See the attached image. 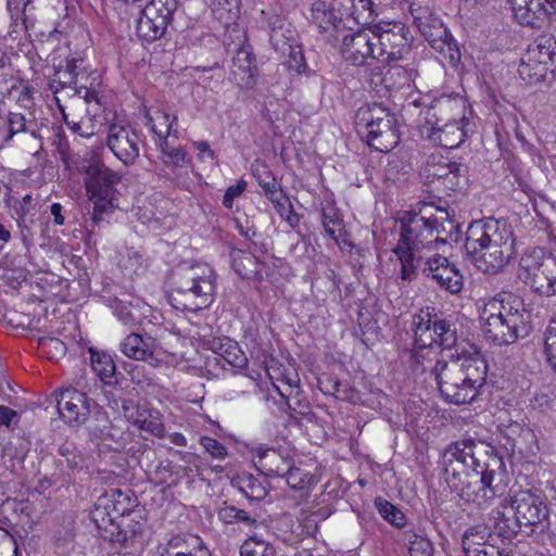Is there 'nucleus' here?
<instances>
[{"label": "nucleus", "mask_w": 556, "mask_h": 556, "mask_svg": "<svg viewBox=\"0 0 556 556\" xmlns=\"http://www.w3.org/2000/svg\"><path fill=\"white\" fill-rule=\"evenodd\" d=\"M442 467L450 490L478 507H488L508 483L503 457L493 447H483L470 438L453 442L444 450Z\"/></svg>", "instance_id": "f257e3e1"}, {"label": "nucleus", "mask_w": 556, "mask_h": 556, "mask_svg": "<svg viewBox=\"0 0 556 556\" xmlns=\"http://www.w3.org/2000/svg\"><path fill=\"white\" fill-rule=\"evenodd\" d=\"M432 208L426 206L419 213H407L402 218L400 240L393 252L401 263L403 280L415 279L424 255L434 249L433 223L439 219H433V214L429 213Z\"/></svg>", "instance_id": "f03ea898"}, {"label": "nucleus", "mask_w": 556, "mask_h": 556, "mask_svg": "<svg viewBox=\"0 0 556 556\" xmlns=\"http://www.w3.org/2000/svg\"><path fill=\"white\" fill-rule=\"evenodd\" d=\"M481 319L485 339L497 345L511 344L530 330V313L521 298L509 292L490 301Z\"/></svg>", "instance_id": "7ed1b4c3"}, {"label": "nucleus", "mask_w": 556, "mask_h": 556, "mask_svg": "<svg viewBox=\"0 0 556 556\" xmlns=\"http://www.w3.org/2000/svg\"><path fill=\"white\" fill-rule=\"evenodd\" d=\"M502 506L510 507L515 518L510 522L503 513L496 511L495 528L498 534L506 540H511L521 527L533 529L546 521L549 516L546 495L538 489L511 490L503 500Z\"/></svg>", "instance_id": "20e7f679"}, {"label": "nucleus", "mask_w": 556, "mask_h": 556, "mask_svg": "<svg viewBox=\"0 0 556 556\" xmlns=\"http://www.w3.org/2000/svg\"><path fill=\"white\" fill-rule=\"evenodd\" d=\"M215 287L216 275L211 267L206 265L182 267L177 274L168 301L175 309L198 312L211 305Z\"/></svg>", "instance_id": "39448f33"}, {"label": "nucleus", "mask_w": 556, "mask_h": 556, "mask_svg": "<svg viewBox=\"0 0 556 556\" xmlns=\"http://www.w3.org/2000/svg\"><path fill=\"white\" fill-rule=\"evenodd\" d=\"M119 173L111 169L101 162H94L85 170V187L89 201L93 204L90 224L87 226L89 236L96 232V228L104 220L105 214H111L117 206L121 182Z\"/></svg>", "instance_id": "423d86ee"}, {"label": "nucleus", "mask_w": 556, "mask_h": 556, "mask_svg": "<svg viewBox=\"0 0 556 556\" xmlns=\"http://www.w3.org/2000/svg\"><path fill=\"white\" fill-rule=\"evenodd\" d=\"M354 123L358 135L379 152L387 153L400 142L396 115L379 103L362 105Z\"/></svg>", "instance_id": "0eeeda50"}, {"label": "nucleus", "mask_w": 556, "mask_h": 556, "mask_svg": "<svg viewBox=\"0 0 556 556\" xmlns=\"http://www.w3.org/2000/svg\"><path fill=\"white\" fill-rule=\"evenodd\" d=\"M376 39L377 62H399L410 53L412 35L409 27L400 21H379L370 25Z\"/></svg>", "instance_id": "6e6552de"}, {"label": "nucleus", "mask_w": 556, "mask_h": 556, "mask_svg": "<svg viewBox=\"0 0 556 556\" xmlns=\"http://www.w3.org/2000/svg\"><path fill=\"white\" fill-rule=\"evenodd\" d=\"M518 277L539 294H556V257L544 255L541 250L523 254L519 261Z\"/></svg>", "instance_id": "1a4fd4ad"}, {"label": "nucleus", "mask_w": 556, "mask_h": 556, "mask_svg": "<svg viewBox=\"0 0 556 556\" xmlns=\"http://www.w3.org/2000/svg\"><path fill=\"white\" fill-rule=\"evenodd\" d=\"M397 2L403 10L407 8L414 26L433 49L443 52L445 47L451 50L452 46L456 45L440 16L426 2L419 0H397Z\"/></svg>", "instance_id": "9d476101"}, {"label": "nucleus", "mask_w": 556, "mask_h": 556, "mask_svg": "<svg viewBox=\"0 0 556 556\" xmlns=\"http://www.w3.org/2000/svg\"><path fill=\"white\" fill-rule=\"evenodd\" d=\"M514 237L505 220L488 219L472 222L466 232L465 249L467 253H477L483 247L511 249Z\"/></svg>", "instance_id": "9b49d317"}, {"label": "nucleus", "mask_w": 556, "mask_h": 556, "mask_svg": "<svg viewBox=\"0 0 556 556\" xmlns=\"http://www.w3.org/2000/svg\"><path fill=\"white\" fill-rule=\"evenodd\" d=\"M471 126L470 119L465 117L450 122H444L439 117H435L434 121L427 117L420 126V135L433 144L445 149H454L459 147L468 134L472 131Z\"/></svg>", "instance_id": "f8f14e48"}, {"label": "nucleus", "mask_w": 556, "mask_h": 556, "mask_svg": "<svg viewBox=\"0 0 556 556\" xmlns=\"http://www.w3.org/2000/svg\"><path fill=\"white\" fill-rule=\"evenodd\" d=\"M340 52L354 66L370 65L377 61L376 39L369 26L350 31L342 37Z\"/></svg>", "instance_id": "ddd939ff"}, {"label": "nucleus", "mask_w": 556, "mask_h": 556, "mask_svg": "<svg viewBox=\"0 0 556 556\" xmlns=\"http://www.w3.org/2000/svg\"><path fill=\"white\" fill-rule=\"evenodd\" d=\"M418 270L431 278L437 285L450 293H458L463 289V275L454 264L438 253L424 255Z\"/></svg>", "instance_id": "4468645a"}, {"label": "nucleus", "mask_w": 556, "mask_h": 556, "mask_svg": "<svg viewBox=\"0 0 556 556\" xmlns=\"http://www.w3.org/2000/svg\"><path fill=\"white\" fill-rule=\"evenodd\" d=\"M140 137L130 126L111 124L108 129L106 146L124 165L135 164L140 154Z\"/></svg>", "instance_id": "2eb2a0df"}, {"label": "nucleus", "mask_w": 556, "mask_h": 556, "mask_svg": "<svg viewBox=\"0 0 556 556\" xmlns=\"http://www.w3.org/2000/svg\"><path fill=\"white\" fill-rule=\"evenodd\" d=\"M422 174L429 182L442 180L444 186L451 190H460L467 185L465 165L447 160L437 162L434 156L427 161Z\"/></svg>", "instance_id": "dca6fc26"}, {"label": "nucleus", "mask_w": 556, "mask_h": 556, "mask_svg": "<svg viewBox=\"0 0 556 556\" xmlns=\"http://www.w3.org/2000/svg\"><path fill=\"white\" fill-rule=\"evenodd\" d=\"M516 21L522 26L540 27L556 15V0H508Z\"/></svg>", "instance_id": "f3484780"}, {"label": "nucleus", "mask_w": 556, "mask_h": 556, "mask_svg": "<svg viewBox=\"0 0 556 556\" xmlns=\"http://www.w3.org/2000/svg\"><path fill=\"white\" fill-rule=\"evenodd\" d=\"M201 346L219 355L237 371L241 372L248 370V357L240 349L238 342L229 337L204 336L201 339Z\"/></svg>", "instance_id": "a211bd4d"}, {"label": "nucleus", "mask_w": 556, "mask_h": 556, "mask_svg": "<svg viewBox=\"0 0 556 556\" xmlns=\"http://www.w3.org/2000/svg\"><path fill=\"white\" fill-rule=\"evenodd\" d=\"M58 408L67 422L80 425L89 414V399L85 392L66 388L60 394Z\"/></svg>", "instance_id": "6ab92c4d"}, {"label": "nucleus", "mask_w": 556, "mask_h": 556, "mask_svg": "<svg viewBox=\"0 0 556 556\" xmlns=\"http://www.w3.org/2000/svg\"><path fill=\"white\" fill-rule=\"evenodd\" d=\"M254 466L267 477H279L290 469L293 462L288 455L276 448L256 447L252 452Z\"/></svg>", "instance_id": "aec40b11"}, {"label": "nucleus", "mask_w": 556, "mask_h": 556, "mask_svg": "<svg viewBox=\"0 0 556 556\" xmlns=\"http://www.w3.org/2000/svg\"><path fill=\"white\" fill-rule=\"evenodd\" d=\"M231 73L239 86L243 88L254 86L257 67L251 45L243 43L237 49L232 58Z\"/></svg>", "instance_id": "412c9836"}, {"label": "nucleus", "mask_w": 556, "mask_h": 556, "mask_svg": "<svg viewBox=\"0 0 556 556\" xmlns=\"http://www.w3.org/2000/svg\"><path fill=\"white\" fill-rule=\"evenodd\" d=\"M266 25L269 30V41L275 50L286 53L287 47L296 42V33L283 15L267 14Z\"/></svg>", "instance_id": "4be33fe9"}, {"label": "nucleus", "mask_w": 556, "mask_h": 556, "mask_svg": "<svg viewBox=\"0 0 556 556\" xmlns=\"http://www.w3.org/2000/svg\"><path fill=\"white\" fill-rule=\"evenodd\" d=\"M143 525L139 521L131 520L127 526L122 527L121 523L112 526L105 532H102V540L111 543L113 546L124 548L134 547L137 542L142 539Z\"/></svg>", "instance_id": "5701e85b"}, {"label": "nucleus", "mask_w": 556, "mask_h": 556, "mask_svg": "<svg viewBox=\"0 0 556 556\" xmlns=\"http://www.w3.org/2000/svg\"><path fill=\"white\" fill-rule=\"evenodd\" d=\"M498 430L501 435L506 440L504 446L511 451L515 448L522 450L523 445L531 450L532 444H536L533 430L525 424L510 420L507 424L501 421Z\"/></svg>", "instance_id": "b1692460"}, {"label": "nucleus", "mask_w": 556, "mask_h": 556, "mask_svg": "<svg viewBox=\"0 0 556 556\" xmlns=\"http://www.w3.org/2000/svg\"><path fill=\"white\" fill-rule=\"evenodd\" d=\"M475 266L485 274H496L508 262L513 254L511 249L504 250L483 247L477 253H467Z\"/></svg>", "instance_id": "393cba45"}, {"label": "nucleus", "mask_w": 556, "mask_h": 556, "mask_svg": "<svg viewBox=\"0 0 556 556\" xmlns=\"http://www.w3.org/2000/svg\"><path fill=\"white\" fill-rule=\"evenodd\" d=\"M208 553L202 540L197 535L184 534L173 536L164 547L161 556H199Z\"/></svg>", "instance_id": "a878e982"}, {"label": "nucleus", "mask_w": 556, "mask_h": 556, "mask_svg": "<svg viewBox=\"0 0 556 556\" xmlns=\"http://www.w3.org/2000/svg\"><path fill=\"white\" fill-rule=\"evenodd\" d=\"M155 340L151 337H143L138 333L129 334L122 343V352L129 358L149 361L152 365Z\"/></svg>", "instance_id": "bb28decb"}, {"label": "nucleus", "mask_w": 556, "mask_h": 556, "mask_svg": "<svg viewBox=\"0 0 556 556\" xmlns=\"http://www.w3.org/2000/svg\"><path fill=\"white\" fill-rule=\"evenodd\" d=\"M525 60L548 65L556 63V40L552 35H541L529 45Z\"/></svg>", "instance_id": "cd10ccee"}, {"label": "nucleus", "mask_w": 556, "mask_h": 556, "mask_svg": "<svg viewBox=\"0 0 556 556\" xmlns=\"http://www.w3.org/2000/svg\"><path fill=\"white\" fill-rule=\"evenodd\" d=\"M112 498L113 496L110 491L99 496L90 513L91 520L96 525L101 539L102 532L118 523L117 518H114L115 509Z\"/></svg>", "instance_id": "c85d7f7f"}, {"label": "nucleus", "mask_w": 556, "mask_h": 556, "mask_svg": "<svg viewBox=\"0 0 556 556\" xmlns=\"http://www.w3.org/2000/svg\"><path fill=\"white\" fill-rule=\"evenodd\" d=\"M59 75L67 83L68 88L73 90L78 86V81L83 80L85 77L90 78L96 75V72L88 71L85 65V60L81 56H71L66 58L65 65L55 70Z\"/></svg>", "instance_id": "c756f323"}, {"label": "nucleus", "mask_w": 556, "mask_h": 556, "mask_svg": "<svg viewBox=\"0 0 556 556\" xmlns=\"http://www.w3.org/2000/svg\"><path fill=\"white\" fill-rule=\"evenodd\" d=\"M435 211L438 214L433 215V219H439V222L433 223L435 228V236H433V240H435L434 248L440 243L456 242L459 237V225L451 219L446 210L435 207Z\"/></svg>", "instance_id": "7c9ffc66"}, {"label": "nucleus", "mask_w": 556, "mask_h": 556, "mask_svg": "<svg viewBox=\"0 0 556 556\" xmlns=\"http://www.w3.org/2000/svg\"><path fill=\"white\" fill-rule=\"evenodd\" d=\"M230 260L232 268L241 278L250 280L260 275V263L253 254L240 249H232Z\"/></svg>", "instance_id": "2f4dec72"}, {"label": "nucleus", "mask_w": 556, "mask_h": 556, "mask_svg": "<svg viewBox=\"0 0 556 556\" xmlns=\"http://www.w3.org/2000/svg\"><path fill=\"white\" fill-rule=\"evenodd\" d=\"M438 389L445 402L455 405L471 403L479 394L476 384H438Z\"/></svg>", "instance_id": "473e14b6"}, {"label": "nucleus", "mask_w": 556, "mask_h": 556, "mask_svg": "<svg viewBox=\"0 0 556 556\" xmlns=\"http://www.w3.org/2000/svg\"><path fill=\"white\" fill-rule=\"evenodd\" d=\"M430 340L445 350H452L457 344V331L455 324L450 319H434L432 324Z\"/></svg>", "instance_id": "72a5a7b5"}, {"label": "nucleus", "mask_w": 556, "mask_h": 556, "mask_svg": "<svg viewBox=\"0 0 556 556\" xmlns=\"http://www.w3.org/2000/svg\"><path fill=\"white\" fill-rule=\"evenodd\" d=\"M413 329L415 333V345L419 350L428 349L433 345V340H426L424 336L431 334L433 320L429 307L420 308L413 316Z\"/></svg>", "instance_id": "f704fd0d"}, {"label": "nucleus", "mask_w": 556, "mask_h": 556, "mask_svg": "<svg viewBox=\"0 0 556 556\" xmlns=\"http://www.w3.org/2000/svg\"><path fill=\"white\" fill-rule=\"evenodd\" d=\"M312 17L323 33L329 31L330 29L340 31L346 27L342 17H338L331 9L327 10L324 2H315L312 5Z\"/></svg>", "instance_id": "c9c22d12"}, {"label": "nucleus", "mask_w": 556, "mask_h": 556, "mask_svg": "<svg viewBox=\"0 0 556 556\" xmlns=\"http://www.w3.org/2000/svg\"><path fill=\"white\" fill-rule=\"evenodd\" d=\"M155 17L149 16L141 11V16L137 22V35L140 39L147 42H153L162 38L166 31L167 24L165 22H156Z\"/></svg>", "instance_id": "e433bc0d"}, {"label": "nucleus", "mask_w": 556, "mask_h": 556, "mask_svg": "<svg viewBox=\"0 0 556 556\" xmlns=\"http://www.w3.org/2000/svg\"><path fill=\"white\" fill-rule=\"evenodd\" d=\"M492 538L490 529L484 525L472 526L466 530L463 535V549L466 555L470 554L472 549H478L484 544H491L489 541Z\"/></svg>", "instance_id": "4c0bfd02"}, {"label": "nucleus", "mask_w": 556, "mask_h": 556, "mask_svg": "<svg viewBox=\"0 0 556 556\" xmlns=\"http://www.w3.org/2000/svg\"><path fill=\"white\" fill-rule=\"evenodd\" d=\"M177 0H151L142 10L149 16L155 17L156 22H165L169 25L173 21L174 12L177 10Z\"/></svg>", "instance_id": "58836bf2"}, {"label": "nucleus", "mask_w": 556, "mask_h": 556, "mask_svg": "<svg viewBox=\"0 0 556 556\" xmlns=\"http://www.w3.org/2000/svg\"><path fill=\"white\" fill-rule=\"evenodd\" d=\"M403 540L408 545L410 556H432L434 552L432 542L427 536L414 531H405Z\"/></svg>", "instance_id": "ea45409f"}, {"label": "nucleus", "mask_w": 556, "mask_h": 556, "mask_svg": "<svg viewBox=\"0 0 556 556\" xmlns=\"http://www.w3.org/2000/svg\"><path fill=\"white\" fill-rule=\"evenodd\" d=\"M375 507L380 514V516L391 523L392 526L396 528H402L406 523V517L402 513L401 509H399L396 506H394L392 503L387 501L386 498L378 496L375 498Z\"/></svg>", "instance_id": "a19ab883"}, {"label": "nucleus", "mask_w": 556, "mask_h": 556, "mask_svg": "<svg viewBox=\"0 0 556 556\" xmlns=\"http://www.w3.org/2000/svg\"><path fill=\"white\" fill-rule=\"evenodd\" d=\"M91 368L102 382L111 378L115 371V363L111 355L90 350Z\"/></svg>", "instance_id": "79ce46f5"}, {"label": "nucleus", "mask_w": 556, "mask_h": 556, "mask_svg": "<svg viewBox=\"0 0 556 556\" xmlns=\"http://www.w3.org/2000/svg\"><path fill=\"white\" fill-rule=\"evenodd\" d=\"M240 556H277V553L271 543L250 536L240 546Z\"/></svg>", "instance_id": "37998d69"}, {"label": "nucleus", "mask_w": 556, "mask_h": 556, "mask_svg": "<svg viewBox=\"0 0 556 556\" xmlns=\"http://www.w3.org/2000/svg\"><path fill=\"white\" fill-rule=\"evenodd\" d=\"M354 5L352 20L356 24L363 27L376 24L375 18L378 16V13L372 0H355Z\"/></svg>", "instance_id": "c03bdc74"}, {"label": "nucleus", "mask_w": 556, "mask_h": 556, "mask_svg": "<svg viewBox=\"0 0 556 556\" xmlns=\"http://www.w3.org/2000/svg\"><path fill=\"white\" fill-rule=\"evenodd\" d=\"M218 519L225 525L242 523L244 526H255L256 519L248 511L237 508L232 505H225L218 510Z\"/></svg>", "instance_id": "a18cd8bd"}, {"label": "nucleus", "mask_w": 556, "mask_h": 556, "mask_svg": "<svg viewBox=\"0 0 556 556\" xmlns=\"http://www.w3.org/2000/svg\"><path fill=\"white\" fill-rule=\"evenodd\" d=\"M268 200L273 203L279 216L285 219L290 227H298L300 223V216L294 212L292 204L283 191Z\"/></svg>", "instance_id": "49530a36"}, {"label": "nucleus", "mask_w": 556, "mask_h": 556, "mask_svg": "<svg viewBox=\"0 0 556 556\" xmlns=\"http://www.w3.org/2000/svg\"><path fill=\"white\" fill-rule=\"evenodd\" d=\"M547 70V65L543 63L526 61L523 54L520 60L518 73L523 80L532 84L543 80L546 76Z\"/></svg>", "instance_id": "de8ad7c7"}, {"label": "nucleus", "mask_w": 556, "mask_h": 556, "mask_svg": "<svg viewBox=\"0 0 556 556\" xmlns=\"http://www.w3.org/2000/svg\"><path fill=\"white\" fill-rule=\"evenodd\" d=\"M99 87V75L96 73V75L91 76L89 84H81L79 87H76L74 94L81 97L88 104L94 102L97 105L102 106L103 97L100 94Z\"/></svg>", "instance_id": "09e8293b"}, {"label": "nucleus", "mask_w": 556, "mask_h": 556, "mask_svg": "<svg viewBox=\"0 0 556 556\" xmlns=\"http://www.w3.org/2000/svg\"><path fill=\"white\" fill-rule=\"evenodd\" d=\"M466 376L463 379L465 383L486 382L488 365L486 362L481 357H475L467 361L465 365Z\"/></svg>", "instance_id": "8fccbe9b"}, {"label": "nucleus", "mask_w": 556, "mask_h": 556, "mask_svg": "<svg viewBox=\"0 0 556 556\" xmlns=\"http://www.w3.org/2000/svg\"><path fill=\"white\" fill-rule=\"evenodd\" d=\"M40 351L51 361H58L66 354V345L54 337L40 338L38 342Z\"/></svg>", "instance_id": "3c124183"}, {"label": "nucleus", "mask_w": 556, "mask_h": 556, "mask_svg": "<svg viewBox=\"0 0 556 556\" xmlns=\"http://www.w3.org/2000/svg\"><path fill=\"white\" fill-rule=\"evenodd\" d=\"M123 412L128 421L140 428L147 417H151V409L146 404L127 401L123 404Z\"/></svg>", "instance_id": "603ef678"}, {"label": "nucleus", "mask_w": 556, "mask_h": 556, "mask_svg": "<svg viewBox=\"0 0 556 556\" xmlns=\"http://www.w3.org/2000/svg\"><path fill=\"white\" fill-rule=\"evenodd\" d=\"M113 496L114 518H122L125 515H129L135 507V500H132L127 493H124L119 489L110 490Z\"/></svg>", "instance_id": "864d4df0"}, {"label": "nucleus", "mask_w": 556, "mask_h": 556, "mask_svg": "<svg viewBox=\"0 0 556 556\" xmlns=\"http://www.w3.org/2000/svg\"><path fill=\"white\" fill-rule=\"evenodd\" d=\"M175 121L176 116L157 110L154 112V116L149 117L150 129L155 135H170Z\"/></svg>", "instance_id": "5fc2aeb1"}, {"label": "nucleus", "mask_w": 556, "mask_h": 556, "mask_svg": "<svg viewBox=\"0 0 556 556\" xmlns=\"http://www.w3.org/2000/svg\"><path fill=\"white\" fill-rule=\"evenodd\" d=\"M255 177L267 199L276 197V194L282 192L276 177L273 176L271 172L267 167H263L262 170L257 169Z\"/></svg>", "instance_id": "6e6d98bb"}, {"label": "nucleus", "mask_w": 556, "mask_h": 556, "mask_svg": "<svg viewBox=\"0 0 556 556\" xmlns=\"http://www.w3.org/2000/svg\"><path fill=\"white\" fill-rule=\"evenodd\" d=\"M256 391L262 400L273 401L277 405H283L286 399H290V394L283 391V384H256Z\"/></svg>", "instance_id": "4d7b16f0"}, {"label": "nucleus", "mask_w": 556, "mask_h": 556, "mask_svg": "<svg viewBox=\"0 0 556 556\" xmlns=\"http://www.w3.org/2000/svg\"><path fill=\"white\" fill-rule=\"evenodd\" d=\"M286 480V483L293 490H303L307 486L311 481V476L308 472L304 471L299 467H294L293 462L290 464V469H288L281 476Z\"/></svg>", "instance_id": "13d9d810"}, {"label": "nucleus", "mask_w": 556, "mask_h": 556, "mask_svg": "<svg viewBox=\"0 0 556 556\" xmlns=\"http://www.w3.org/2000/svg\"><path fill=\"white\" fill-rule=\"evenodd\" d=\"M544 352L552 369L556 372V318L552 319L544 333Z\"/></svg>", "instance_id": "bf43d9fd"}, {"label": "nucleus", "mask_w": 556, "mask_h": 556, "mask_svg": "<svg viewBox=\"0 0 556 556\" xmlns=\"http://www.w3.org/2000/svg\"><path fill=\"white\" fill-rule=\"evenodd\" d=\"M7 126L8 130L2 138L3 143L10 142L15 135L27 130L26 118L22 113L9 112L7 116Z\"/></svg>", "instance_id": "052dcab7"}, {"label": "nucleus", "mask_w": 556, "mask_h": 556, "mask_svg": "<svg viewBox=\"0 0 556 556\" xmlns=\"http://www.w3.org/2000/svg\"><path fill=\"white\" fill-rule=\"evenodd\" d=\"M240 490L247 498L252 501H261L267 494L266 489L253 476H249L241 480Z\"/></svg>", "instance_id": "680f3d73"}, {"label": "nucleus", "mask_w": 556, "mask_h": 556, "mask_svg": "<svg viewBox=\"0 0 556 556\" xmlns=\"http://www.w3.org/2000/svg\"><path fill=\"white\" fill-rule=\"evenodd\" d=\"M101 418L104 424L102 426L89 427L90 435L101 440L118 442L122 437V432L108 420L104 414L101 415Z\"/></svg>", "instance_id": "e2e57ef3"}, {"label": "nucleus", "mask_w": 556, "mask_h": 556, "mask_svg": "<svg viewBox=\"0 0 556 556\" xmlns=\"http://www.w3.org/2000/svg\"><path fill=\"white\" fill-rule=\"evenodd\" d=\"M407 81L408 75L402 66H391L383 77V83L389 89H402Z\"/></svg>", "instance_id": "0e129e2a"}, {"label": "nucleus", "mask_w": 556, "mask_h": 556, "mask_svg": "<svg viewBox=\"0 0 556 556\" xmlns=\"http://www.w3.org/2000/svg\"><path fill=\"white\" fill-rule=\"evenodd\" d=\"M323 226L325 231L333 239L336 232L340 230L342 219L333 208H324L321 212Z\"/></svg>", "instance_id": "69168bd1"}, {"label": "nucleus", "mask_w": 556, "mask_h": 556, "mask_svg": "<svg viewBox=\"0 0 556 556\" xmlns=\"http://www.w3.org/2000/svg\"><path fill=\"white\" fill-rule=\"evenodd\" d=\"M139 429L148 431L156 438L165 437V428L160 414L153 409H151V417H147L144 424H142Z\"/></svg>", "instance_id": "338daca9"}, {"label": "nucleus", "mask_w": 556, "mask_h": 556, "mask_svg": "<svg viewBox=\"0 0 556 556\" xmlns=\"http://www.w3.org/2000/svg\"><path fill=\"white\" fill-rule=\"evenodd\" d=\"M162 161L164 165L173 167H184L190 163L188 153L182 147H175Z\"/></svg>", "instance_id": "774afa93"}]
</instances>
